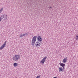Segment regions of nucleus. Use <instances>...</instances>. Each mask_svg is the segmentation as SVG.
<instances>
[{"mask_svg": "<svg viewBox=\"0 0 78 78\" xmlns=\"http://www.w3.org/2000/svg\"><path fill=\"white\" fill-rule=\"evenodd\" d=\"M75 39L76 41H78V34L76 35Z\"/></svg>", "mask_w": 78, "mask_h": 78, "instance_id": "obj_11", "label": "nucleus"}, {"mask_svg": "<svg viewBox=\"0 0 78 78\" xmlns=\"http://www.w3.org/2000/svg\"><path fill=\"white\" fill-rule=\"evenodd\" d=\"M6 41H5L3 44L0 48V50H2L5 47V46H6Z\"/></svg>", "mask_w": 78, "mask_h": 78, "instance_id": "obj_4", "label": "nucleus"}, {"mask_svg": "<svg viewBox=\"0 0 78 78\" xmlns=\"http://www.w3.org/2000/svg\"><path fill=\"white\" fill-rule=\"evenodd\" d=\"M53 78H57V77H53Z\"/></svg>", "mask_w": 78, "mask_h": 78, "instance_id": "obj_18", "label": "nucleus"}, {"mask_svg": "<svg viewBox=\"0 0 78 78\" xmlns=\"http://www.w3.org/2000/svg\"><path fill=\"white\" fill-rule=\"evenodd\" d=\"M37 39L39 42H41L42 41V37L40 36H38L37 37Z\"/></svg>", "mask_w": 78, "mask_h": 78, "instance_id": "obj_6", "label": "nucleus"}, {"mask_svg": "<svg viewBox=\"0 0 78 78\" xmlns=\"http://www.w3.org/2000/svg\"><path fill=\"white\" fill-rule=\"evenodd\" d=\"M3 10V8H2L1 9H0V12H2V11Z\"/></svg>", "mask_w": 78, "mask_h": 78, "instance_id": "obj_12", "label": "nucleus"}, {"mask_svg": "<svg viewBox=\"0 0 78 78\" xmlns=\"http://www.w3.org/2000/svg\"><path fill=\"white\" fill-rule=\"evenodd\" d=\"M22 36H22V34L20 35V37H22Z\"/></svg>", "mask_w": 78, "mask_h": 78, "instance_id": "obj_15", "label": "nucleus"}, {"mask_svg": "<svg viewBox=\"0 0 78 78\" xmlns=\"http://www.w3.org/2000/svg\"><path fill=\"white\" fill-rule=\"evenodd\" d=\"M35 46L37 47H39V46H41V43L39 42V41H37L36 42L35 44Z\"/></svg>", "mask_w": 78, "mask_h": 78, "instance_id": "obj_7", "label": "nucleus"}, {"mask_svg": "<svg viewBox=\"0 0 78 78\" xmlns=\"http://www.w3.org/2000/svg\"><path fill=\"white\" fill-rule=\"evenodd\" d=\"M25 36V34H23V35H22V36Z\"/></svg>", "mask_w": 78, "mask_h": 78, "instance_id": "obj_16", "label": "nucleus"}, {"mask_svg": "<svg viewBox=\"0 0 78 78\" xmlns=\"http://www.w3.org/2000/svg\"><path fill=\"white\" fill-rule=\"evenodd\" d=\"M37 38V36H34L31 42L32 45H34V44L36 41V39Z\"/></svg>", "mask_w": 78, "mask_h": 78, "instance_id": "obj_3", "label": "nucleus"}, {"mask_svg": "<svg viewBox=\"0 0 78 78\" xmlns=\"http://www.w3.org/2000/svg\"><path fill=\"white\" fill-rule=\"evenodd\" d=\"M2 18L1 17H0V21H2Z\"/></svg>", "mask_w": 78, "mask_h": 78, "instance_id": "obj_13", "label": "nucleus"}, {"mask_svg": "<svg viewBox=\"0 0 78 78\" xmlns=\"http://www.w3.org/2000/svg\"><path fill=\"white\" fill-rule=\"evenodd\" d=\"M49 8H52V7H50Z\"/></svg>", "mask_w": 78, "mask_h": 78, "instance_id": "obj_17", "label": "nucleus"}, {"mask_svg": "<svg viewBox=\"0 0 78 78\" xmlns=\"http://www.w3.org/2000/svg\"><path fill=\"white\" fill-rule=\"evenodd\" d=\"M47 58V57H44L43 59L41 60V61L40 62L41 63V64H44V62H45V61H46Z\"/></svg>", "mask_w": 78, "mask_h": 78, "instance_id": "obj_5", "label": "nucleus"}, {"mask_svg": "<svg viewBox=\"0 0 78 78\" xmlns=\"http://www.w3.org/2000/svg\"><path fill=\"white\" fill-rule=\"evenodd\" d=\"M25 34V36H27V35H28V34H27V33H26Z\"/></svg>", "mask_w": 78, "mask_h": 78, "instance_id": "obj_14", "label": "nucleus"}, {"mask_svg": "<svg viewBox=\"0 0 78 78\" xmlns=\"http://www.w3.org/2000/svg\"><path fill=\"white\" fill-rule=\"evenodd\" d=\"M20 59V55H16L13 56V59L14 61H19Z\"/></svg>", "mask_w": 78, "mask_h": 78, "instance_id": "obj_1", "label": "nucleus"}, {"mask_svg": "<svg viewBox=\"0 0 78 78\" xmlns=\"http://www.w3.org/2000/svg\"><path fill=\"white\" fill-rule=\"evenodd\" d=\"M1 55V53H0V55Z\"/></svg>", "mask_w": 78, "mask_h": 78, "instance_id": "obj_19", "label": "nucleus"}, {"mask_svg": "<svg viewBox=\"0 0 78 78\" xmlns=\"http://www.w3.org/2000/svg\"><path fill=\"white\" fill-rule=\"evenodd\" d=\"M60 66H61V67H62H62H59L58 68L59 71V72H62V71H63V69H65L64 67L66 66V65L63 63H60Z\"/></svg>", "mask_w": 78, "mask_h": 78, "instance_id": "obj_2", "label": "nucleus"}, {"mask_svg": "<svg viewBox=\"0 0 78 78\" xmlns=\"http://www.w3.org/2000/svg\"><path fill=\"white\" fill-rule=\"evenodd\" d=\"M67 57L64 58L62 62L63 63H66L67 62Z\"/></svg>", "mask_w": 78, "mask_h": 78, "instance_id": "obj_8", "label": "nucleus"}, {"mask_svg": "<svg viewBox=\"0 0 78 78\" xmlns=\"http://www.w3.org/2000/svg\"><path fill=\"white\" fill-rule=\"evenodd\" d=\"M17 66H18V63H14L13 64V66H14V67H17Z\"/></svg>", "mask_w": 78, "mask_h": 78, "instance_id": "obj_10", "label": "nucleus"}, {"mask_svg": "<svg viewBox=\"0 0 78 78\" xmlns=\"http://www.w3.org/2000/svg\"><path fill=\"white\" fill-rule=\"evenodd\" d=\"M3 19L4 20H6L7 19V15H3Z\"/></svg>", "mask_w": 78, "mask_h": 78, "instance_id": "obj_9", "label": "nucleus"}]
</instances>
